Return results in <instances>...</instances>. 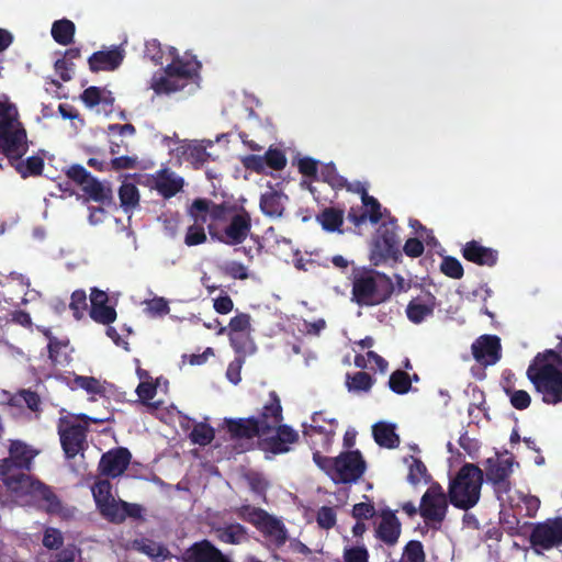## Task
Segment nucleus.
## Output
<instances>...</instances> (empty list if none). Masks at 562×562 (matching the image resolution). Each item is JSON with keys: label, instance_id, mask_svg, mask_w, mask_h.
<instances>
[{"label": "nucleus", "instance_id": "11", "mask_svg": "<svg viewBox=\"0 0 562 562\" xmlns=\"http://www.w3.org/2000/svg\"><path fill=\"white\" fill-rule=\"evenodd\" d=\"M226 206L231 209L221 222H227V225L218 240L229 246L240 245L250 234L251 216L244 206L231 203H226Z\"/></svg>", "mask_w": 562, "mask_h": 562}, {"label": "nucleus", "instance_id": "8", "mask_svg": "<svg viewBox=\"0 0 562 562\" xmlns=\"http://www.w3.org/2000/svg\"><path fill=\"white\" fill-rule=\"evenodd\" d=\"M396 220L383 223L376 231L370 251V261L379 266L387 260L398 261L402 257Z\"/></svg>", "mask_w": 562, "mask_h": 562}, {"label": "nucleus", "instance_id": "54", "mask_svg": "<svg viewBox=\"0 0 562 562\" xmlns=\"http://www.w3.org/2000/svg\"><path fill=\"white\" fill-rule=\"evenodd\" d=\"M265 165L273 170H283L286 166V157L281 149L270 147L265 154Z\"/></svg>", "mask_w": 562, "mask_h": 562}, {"label": "nucleus", "instance_id": "33", "mask_svg": "<svg viewBox=\"0 0 562 562\" xmlns=\"http://www.w3.org/2000/svg\"><path fill=\"white\" fill-rule=\"evenodd\" d=\"M81 190L87 195L88 200L97 203L109 205L112 202L113 194L110 187L104 186L95 177H92Z\"/></svg>", "mask_w": 562, "mask_h": 562}, {"label": "nucleus", "instance_id": "7", "mask_svg": "<svg viewBox=\"0 0 562 562\" xmlns=\"http://www.w3.org/2000/svg\"><path fill=\"white\" fill-rule=\"evenodd\" d=\"M449 495L438 482H431L423 494L418 506L419 515L434 530L441 528L449 508Z\"/></svg>", "mask_w": 562, "mask_h": 562}, {"label": "nucleus", "instance_id": "2", "mask_svg": "<svg viewBox=\"0 0 562 562\" xmlns=\"http://www.w3.org/2000/svg\"><path fill=\"white\" fill-rule=\"evenodd\" d=\"M313 461L335 484L357 483L367 470V463L359 450L344 451L335 458L314 451Z\"/></svg>", "mask_w": 562, "mask_h": 562}, {"label": "nucleus", "instance_id": "22", "mask_svg": "<svg viewBox=\"0 0 562 562\" xmlns=\"http://www.w3.org/2000/svg\"><path fill=\"white\" fill-rule=\"evenodd\" d=\"M229 209L231 207L226 206V202L216 204L211 200L199 198L192 202L189 209V215L194 221L192 225L203 226L209 216L213 221H222Z\"/></svg>", "mask_w": 562, "mask_h": 562}, {"label": "nucleus", "instance_id": "10", "mask_svg": "<svg viewBox=\"0 0 562 562\" xmlns=\"http://www.w3.org/2000/svg\"><path fill=\"white\" fill-rule=\"evenodd\" d=\"M311 419L312 423L310 425L305 423L302 425L305 441L313 452L321 451L319 449L327 451L333 442L338 420L333 417H326L323 411L315 412Z\"/></svg>", "mask_w": 562, "mask_h": 562}, {"label": "nucleus", "instance_id": "14", "mask_svg": "<svg viewBox=\"0 0 562 562\" xmlns=\"http://www.w3.org/2000/svg\"><path fill=\"white\" fill-rule=\"evenodd\" d=\"M473 358L484 367L496 364L502 358L501 338L496 335H482L471 346Z\"/></svg>", "mask_w": 562, "mask_h": 562}, {"label": "nucleus", "instance_id": "38", "mask_svg": "<svg viewBox=\"0 0 562 562\" xmlns=\"http://www.w3.org/2000/svg\"><path fill=\"white\" fill-rule=\"evenodd\" d=\"M48 358L54 366H66L70 362L71 358L68 353L69 342L59 340L57 337H50L47 345Z\"/></svg>", "mask_w": 562, "mask_h": 562}, {"label": "nucleus", "instance_id": "9", "mask_svg": "<svg viewBox=\"0 0 562 562\" xmlns=\"http://www.w3.org/2000/svg\"><path fill=\"white\" fill-rule=\"evenodd\" d=\"M37 451L32 449L21 440H11L9 446V457L0 462V479L8 487L10 480H18L21 475H26L24 470L31 469L33 459Z\"/></svg>", "mask_w": 562, "mask_h": 562}, {"label": "nucleus", "instance_id": "5", "mask_svg": "<svg viewBox=\"0 0 562 562\" xmlns=\"http://www.w3.org/2000/svg\"><path fill=\"white\" fill-rule=\"evenodd\" d=\"M394 292L390 277L373 270L363 271L352 281V301L359 306H375L386 302Z\"/></svg>", "mask_w": 562, "mask_h": 562}, {"label": "nucleus", "instance_id": "19", "mask_svg": "<svg viewBox=\"0 0 562 562\" xmlns=\"http://www.w3.org/2000/svg\"><path fill=\"white\" fill-rule=\"evenodd\" d=\"M255 418L267 435L273 432L277 426L282 425L283 408L280 396L276 391L269 392L268 400L263 403Z\"/></svg>", "mask_w": 562, "mask_h": 562}, {"label": "nucleus", "instance_id": "39", "mask_svg": "<svg viewBox=\"0 0 562 562\" xmlns=\"http://www.w3.org/2000/svg\"><path fill=\"white\" fill-rule=\"evenodd\" d=\"M228 336L232 348L240 356L236 359L239 367L244 362L245 355L255 350L250 333H228Z\"/></svg>", "mask_w": 562, "mask_h": 562}, {"label": "nucleus", "instance_id": "6", "mask_svg": "<svg viewBox=\"0 0 562 562\" xmlns=\"http://www.w3.org/2000/svg\"><path fill=\"white\" fill-rule=\"evenodd\" d=\"M89 419L85 414L77 418L64 416L58 419L57 432L66 460L69 461L77 456H85L88 448Z\"/></svg>", "mask_w": 562, "mask_h": 562}, {"label": "nucleus", "instance_id": "56", "mask_svg": "<svg viewBox=\"0 0 562 562\" xmlns=\"http://www.w3.org/2000/svg\"><path fill=\"white\" fill-rule=\"evenodd\" d=\"M317 525L325 530H329L335 527L337 522V515L333 507L322 506L316 514Z\"/></svg>", "mask_w": 562, "mask_h": 562}, {"label": "nucleus", "instance_id": "40", "mask_svg": "<svg viewBox=\"0 0 562 562\" xmlns=\"http://www.w3.org/2000/svg\"><path fill=\"white\" fill-rule=\"evenodd\" d=\"M10 162L23 179L41 176L44 169V160L40 156H31L24 161L12 160Z\"/></svg>", "mask_w": 562, "mask_h": 562}, {"label": "nucleus", "instance_id": "44", "mask_svg": "<svg viewBox=\"0 0 562 562\" xmlns=\"http://www.w3.org/2000/svg\"><path fill=\"white\" fill-rule=\"evenodd\" d=\"M237 515L240 519L254 525L259 530L270 514L259 507L243 505L237 509Z\"/></svg>", "mask_w": 562, "mask_h": 562}, {"label": "nucleus", "instance_id": "27", "mask_svg": "<svg viewBox=\"0 0 562 562\" xmlns=\"http://www.w3.org/2000/svg\"><path fill=\"white\" fill-rule=\"evenodd\" d=\"M402 526L395 513L384 509L381 513V521L376 528V538L387 546H394L401 536Z\"/></svg>", "mask_w": 562, "mask_h": 562}, {"label": "nucleus", "instance_id": "23", "mask_svg": "<svg viewBox=\"0 0 562 562\" xmlns=\"http://www.w3.org/2000/svg\"><path fill=\"white\" fill-rule=\"evenodd\" d=\"M226 429L233 440L262 438L267 436L265 430L260 428L255 416L246 418H225Z\"/></svg>", "mask_w": 562, "mask_h": 562}, {"label": "nucleus", "instance_id": "31", "mask_svg": "<svg viewBox=\"0 0 562 562\" xmlns=\"http://www.w3.org/2000/svg\"><path fill=\"white\" fill-rule=\"evenodd\" d=\"M283 200H288V196L279 191H269L260 196V210L269 217H281L284 212Z\"/></svg>", "mask_w": 562, "mask_h": 562}, {"label": "nucleus", "instance_id": "37", "mask_svg": "<svg viewBox=\"0 0 562 562\" xmlns=\"http://www.w3.org/2000/svg\"><path fill=\"white\" fill-rule=\"evenodd\" d=\"M76 25L68 19L57 20L52 25V37L56 43L67 46L74 42Z\"/></svg>", "mask_w": 562, "mask_h": 562}, {"label": "nucleus", "instance_id": "35", "mask_svg": "<svg viewBox=\"0 0 562 562\" xmlns=\"http://www.w3.org/2000/svg\"><path fill=\"white\" fill-rule=\"evenodd\" d=\"M344 211L336 207H325L319 214L316 215V221L322 225L326 232H341L344 224Z\"/></svg>", "mask_w": 562, "mask_h": 562}, {"label": "nucleus", "instance_id": "46", "mask_svg": "<svg viewBox=\"0 0 562 562\" xmlns=\"http://www.w3.org/2000/svg\"><path fill=\"white\" fill-rule=\"evenodd\" d=\"M407 481L413 485H417L422 481L426 484L431 482V475L428 473L425 463L420 459L412 457Z\"/></svg>", "mask_w": 562, "mask_h": 562}, {"label": "nucleus", "instance_id": "51", "mask_svg": "<svg viewBox=\"0 0 562 562\" xmlns=\"http://www.w3.org/2000/svg\"><path fill=\"white\" fill-rule=\"evenodd\" d=\"M370 553L364 543L346 546L342 550V562H369Z\"/></svg>", "mask_w": 562, "mask_h": 562}, {"label": "nucleus", "instance_id": "57", "mask_svg": "<svg viewBox=\"0 0 562 562\" xmlns=\"http://www.w3.org/2000/svg\"><path fill=\"white\" fill-rule=\"evenodd\" d=\"M76 387L87 391L89 394H100L103 387L98 379L94 376L77 375L74 380Z\"/></svg>", "mask_w": 562, "mask_h": 562}, {"label": "nucleus", "instance_id": "13", "mask_svg": "<svg viewBox=\"0 0 562 562\" xmlns=\"http://www.w3.org/2000/svg\"><path fill=\"white\" fill-rule=\"evenodd\" d=\"M8 490L20 495H31L45 503L48 513H57L60 502L52 488L44 483L33 480L30 475H21L18 480H10Z\"/></svg>", "mask_w": 562, "mask_h": 562}, {"label": "nucleus", "instance_id": "50", "mask_svg": "<svg viewBox=\"0 0 562 562\" xmlns=\"http://www.w3.org/2000/svg\"><path fill=\"white\" fill-rule=\"evenodd\" d=\"M321 179L336 190L347 187V179L338 173L333 162L322 168Z\"/></svg>", "mask_w": 562, "mask_h": 562}, {"label": "nucleus", "instance_id": "47", "mask_svg": "<svg viewBox=\"0 0 562 562\" xmlns=\"http://www.w3.org/2000/svg\"><path fill=\"white\" fill-rule=\"evenodd\" d=\"M89 315L95 323L102 325H111L117 316L115 308L108 303L90 306Z\"/></svg>", "mask_w": 562, "mask_h": 562}, {"label": "nucleus", "instance_id": "30", "mask_svg": "<svg viewBox=\"0 0 562 562\" xmlns=\"http://www.w3.org/2000/svg\"><path fill=\"white\" fill-rule=\"evenodd\" d=\"M259 530L266 538H269L277 548L284 546L288 540V530L284 524L274 516L269 515Z\"/></svg>", "mask_w": 562, "mask_h": 562}, {"label": "nucleus", "instance_id": "62", "mask_svg": "<svg viewBox=\"0 0 562 562\" xmlns=\"http://www.w3.org/2000/svg\"><path fill=\"white\" fill-rule=\"evenodd\" d=\"M145 57L149 58L155 65H162L164 52L158 40L153 38L145 43Z\"/></svg>", "mask_w": 562, "mask_h": 562}, {"label": "nucleus", "instance_id": "25", "mask_svg": "<svg viewBox=\"0 0 562 562\" xmlns=\"http://www.w3.org/2000/svg\"><path fill=\"white\" fill-rule=\"evenodd\" d=\"M125 57L124 49L120 46H113L109 50L94 52L89 58V69L92 72L113 71L117 69Z\"/></svg>", "mask_w": 562, "mask_h": 562}, {"label": "nucleus", "instance_id": "43", "mask_svg": "<svg viewBox=\"0 0 562 562\" xmlns=\"http://www.w3.org/2000/svg\"><path fill=\"white\" fill-rule=\"evenodd\" d=\"M373 383L372 376L363 371H358L353 374L348 373L346 376V386L349 392H368Z\"/></svg>", "mask_w": 562, "mask_h": 562}, {"label": "nucleus", "instance_id": "12", "mask_svg": "<svg viewBox=\"0 0 562 562\" xmlns=\"http://www.w3.org/2000/svg\"><path fill=\"white\" fill-rule=\"evenodd\" d=\"M514 460L512 458L503 459L498 454L487 458L484 462V476L496 496L504 502L505 495H508L513 488L510 476L513 474Z\"/></svg>", "mask_w": 562, "mask_h": 562}, {"label": "nucleus", "instance_id": "29", "mask_svg": "<svg viewBox=\"0 0 562 562\" xmlns=\"http://www.w3.org/2000/svg\"><path fill=\"white\" fill-rule=\"evenodd\" d=\"M436 297L431 293L426 296L413 299L406 307L407 318L414 324H420L434 314Z\"/></svg>", "mask_w": 562, "mask_h": 562}, {"label": "nucleus", "instance_id": "4", "mask_svg": "<svg viewBox=\"0 0 562 562\" xmlns=\"http://www.w3.org/2000/svg\"><path fill=\"white\" fill-rule=\"evenodd\" d=\"M27 149L26 131L18 119L15 105L0 102V153L12 161L20 160Z\"/></svg>", "mask_w": 562, "mask_h": 562}, {"label": "nucleus", "instance_id": "52", "mask_svg": "<svg viewBox=\"0 0 562 562\" xmlns=\"http://www.w3.org/2000/svg\"><path fill=\"white\" fill-rule=\"evenodd\" d=\"M137 549L145 553L146 555L156 559V558H162V559H169L171 558V553L168 550L167 547L164 544L157 543L153 540L145 539L142 541V543H136Z\"/></svg>", "mask_w": 562, "mask_h": 562}, {"label": "nucleus", "instance_id": "1", "mask_svg": "<svg viewBox=\"0 0 562 562\" xmlns=\"http://www.w3.org/2000/svg\"><path fill=\"white\" fill-rule=\"evenodd\" d=\"M560 363L561 356L547 349L538 353L527 369L528 379L548 405L562 403V371L558 368Z\"/></svg>", "mask_w": 562, "mask_h": 562}, {"label": "nucleus", "instance_id": "36", "mask_svg": "<svg viewBox=\"0 0 562 562\" xmlns=\"http://www.w3.org/2000/svg\"><path fill=\"white\" fill-rule=\"evenodd\" d=\"M215 533L220 541L228 544H239L247 540V530L238 522L218 527Z\"/></svg>", "mask_w": 562, "mask_h": 562}, {"label": "nucleus", "instance_id": "60", "mask_svg": "<svg viewBox=\"0 0 562 562\" xmlns=\"http://www.w3.org/2000/svg\"><path fill=\"white\" fill-rule=\"evenodd\" d=\"M64 543V537L59 529L49 527L45 530L43 546L49 550H57Z\"/></svg>", "mask_w": 562, "mask_h": 562}, {"label": "nucleus", "instance_id": "16", "mask_svg": "<svg viewBox=\"0 0 562 562\" xmlns=\"http://www.w3.org/2000/svg\"><path fill=\"white\" fill-rule=\"evenodd\" d=\"M529 541L532 547H540L544 550L561 544L562 518H557L551 522L537 524L530 533Z\"/></svg>", "mask_w": 562, "mask_h": 562}, {"label": "nucleus", "instance_id": "45", "mask_svg": "<svg viewBox=\"0 0 562 562\" xmlns=\"http://www.w3.org/2000/svg\"><path fill=\"white\" fill-rule=\"evenodd\" d=\"M400 562H426L424 544L419 540H409L403 548Z\"/></svg>", "mask_w": 562, "mask_h": 562}, {"label": "nucleus", "instance_id": "17", "mask_svg": "<svg viewBox=\"0 0 562 562\" xmlns=\"http://www.w3.org/2000/svg\"><path fill=\"white\" fill-rule=\"evenodd\" d=\"M274 435L262 437L260 447L263 451L272 454L286 453L291 445L299 440V434L291 426L282 424L274 428Z\"/></svg>", "mask_w": 562, "mask_h": 562}, {"label": "nucleus", "instance_id": "42", "mask_svg": "<svg viewBox=\"0 0 562 562\" xmlns=\"http://www.w3.org/2000/svg\"><path fill=\"white\" fill-rule=\"evenodd\" d=\"M412 383L411 375L400 369L391 373L387 382L390 390L398 395L407 394L412 390Z\"/></svg>", "mask_w": 562, "mask_h": 562}, {"label": "nucleus", "instance_id": "18", "mask_svg": "<svg viewBox=\"0 0 562 562\" xmlns=\"http://www.w3.org/2000/svg\"><path fill=\"white\" fill-rule=\"evenodd\" d=\"M93 499L95 502L97 509L100 515L106 520H115L117 515V505L120 501H116L112 495V484L108 480H99L91 487Z\"/></svg>", "mask_w": 562, "mask_h": 562}, {"label": "nucleus", "instance_id": "48", "mask_svg": "<svg viewBox=\"0 0 562 562\" xmlns=\"http://www.w3.org/2000/svg\"><path fill=\"white\" fill-rule=\"evenodd\" d=\"M189 437L193 443L204 447L213 441L215 431L209 424L199 423L193 427Z\"/></svg>", "mask_w": 562, "mask_h": 562}, {"label": "nucleus", "instance_id": "53", "mask_svg": "<svg viewBox=\"0 0 562 562\" xmlns=\"http://www.w3.org/2000/svg\"><path fill=\"white\" fill-rule=\"evenodd\" d=\"M440 271L451 278V279H461L464 274V269L461 265V262L452 256H446L443 257L441 263H440Z\"/></svg>", "mask_w": 562, "mask_h": 562}, {"label": "nucleus", "instance_id": "34", "mask_svg": "<svg viewBox=\"0 0 562 562\" xmlns=\"http://www.w3.org/2000/svg\"><path fill=\"white\" fill-rule=\"evenodd\" d=\"M373 438L380 447L387 449L397 448L400 445V437L395 432V426L387 423H376L372 429Z\"/></svg>", "mask_w": 562, "mask_h": 562}, {"label": "nucleus", "instance_id": "55", "mask_svg": "<svg viewBox=\"0 0 562 562\" xmlns=\"http://www.w3.org/2000/svg\"><path fill=\"white\" fill-rule=\"evenodd\" d=\"M87 307L88 304L86 292L83 290L74 291L69 304V308L72 311L74 317L78 321L81 319Z\"/></svg>", "mask_w": 562, "mask_h": 562}, {"label": "nucleus", "instance_id": "21", "mask_svg": "<svg viewBox=\"0 0 562 562\" xmlns=\"http://www.w3.org/2000/svg\"><path fill=\"white\" fill-rule=\"evenodd\" d=\"M184 179L169 168L156 171L150 179V188L164 199H171L183 190Z\"/></svg>", "mask_w": 562, "mask_h": 562}, {"label": "nucleus", "instance_id": "3", "mask_svg": "<svg viewBox=\"0 0 562 562\" xmlns=\"http://www.w3.org/2000/svg\"><path fill=\"white\" fill-rule=\"evenodd\" d=\"M483 481L484 473L479 465L464 463L449 483L450 503L463 510L474 507L480 501Z\"/></svg>", "mask_w": 562, "mask_h": 562}, {"label": "nucleus", "instance_id": "58", "mask_svg": "<svg viewBox=\"0 0 562 562\" xmlns=\"http://www.w3.org/2000/svg\"><path fill=\"white\" fill-rule=\"evenodd\" d=\"M206 241L204 227L201 225H190L184 236V244L189 247L198 246Z\"/></svg>", "mask_w": 562, "mask_h": 562}, {"label": "nucleus", "instance_id": "32", "mask_svg": "<svg viewBox=\"0 0 562 562\" xmlns=\"http://www.w3.org/2000/svg\"><path fill=\"white\" fill-rule=\"evenodd\" d=\"M149 87L156 95H169L184 89V83L167 75L164 68L162 71H157L153 75Z\"/></svg>", "mask_w": 562, "mask_h": 562}, {"label": "nucleus", "instance_id": "26", "mask_svg": "<svg viewBox=\"0 0 562 562\" xmlns=\"http://www.w3.org/2000/svg\"><path fill=\"white\" fill-rule=\"evenodd\" d=\"M461 254L467 261L477 266L494 267L498 261V251L496 249L485 247L474 239L463 245Z\"/></svg>", "mask_w": 562, "mask_h": 562}, {"label": "nucleus", "instance_id": "59", "mask_svg": "<svg viewBox=\"0 0 562 562\" xmlns=\"http://www.w3.org/2000/svg\"><path fill=\"white\" fill-rule=\"evenodd\" d=\"M251 317L247 313H239L231 318L228 324L229 333H250L251 331Z\"/></svg>", "mask_w": 562, "mask_h": 562}, {"label": "nucleus", "instance_id": "61", "mask_svg": "<svg viewBox=\"0 0 562 562\" xmlns=\"http://www.w3.org/2000/svg\"><path fill=\"white\" fill-rule=\"evenodd\" d=\"M188 159L195 166L201 167L211 158V154L202 145H194L188 148Z\"/></svg>", "mask_w": 562, "mask_h": 562}, {"label": "nucleus", "instance_id": "24", "mask_svg": "<svg viewBox=\"0 0 562 562\" xmlns=\"http://www.w3.org/2000/svg\"><path fill=\"white\" fill-rule=\"evenodd\" d=\"M362 205L364 210L360 207H351L348 212L347 218L355 226H360L369 220L372 224H378L382 218L381 204L368 192H362Z\"/></svg>", "mask_w": 562, "mask_h": 562}, {"label": "nucleus", "instance_id": "15", "mask_svg": "<svg viewBox=\"0 0 562 562\" xmlns=\"http://www.w3.org/2000/svg\"><path fill=\"white\" fill-rule=\"evenodd\" d=\"M131 459L132 453L127 448H113L101 456L98 470L102 475L115 479L125 472Z\"/></svg>", "mask_w": 562, "mask_h": 562}, {"label": "nucleus", "instance_id": "64", "mask_svg": "<svg viewBox=\"0 0 562 562\" xmlns=\"http://www.w3.org/2000/svg\"><path fill=\"white\" fill-rule=\"evenodd\" d=\"M351 515L357 520H368L375 515V507L371 502L353 505Z\"/></svg>", "mask_w": 562, "mask_h": 562}, {"label": "nucleus", "instance_id": "63", "mask_svg": "<svg viewBox=\"0 0 562 562\" xmlns=\"http://www.w3.org/2000/svg\"><path fill=\"white\" fill-rule=\"evenodd\" d=\"M67 177L81 186V188L93 177L85 167L81 165H72L66 171Z\"/></svg>", "mask_w": 562, "mask_h": 562}, {"label": "nucleus", "instance_id": "49", "mask_svg": "<svg viewBox=\"0 0 562 562\" xmlns=\"http://www.w3.org/2000/svg\"><path fill=\"white\" fill-rule=\"evenodd\" d=\"M143 512L144 508L142 505L120 499V504L117 505V515L120 518L109 521L112 524H122L127 517L133 519H143Z\"/></svg>", "mask_w": 562, "mask_h": 562}, {"label": "nucleus", "instance_id": "20", "mask_svg": "<svg viewBox=\"0 0 562 562\" xmlns=\"http://www.w3.org/2000/svg\"><path fill=\"white\" fill-rule=\"evenodd\" d=\"M180 560L181 562H232L218 548L205 539L186 549Z\"/></svg>", "mask_w": 562, "mask_h": 562}, {"label": "nucleus", "instance_id": "41", "mask_svg": "<svg viewBox=\"0 0 562 562\" xmlns=\"http://www.w3.org/2000/svg\"><path fill=\"white\" fill-rule=\"evenodd\" d=\"M121 206L125 212L135 209L139 204V192L132 182H123L119 189Z\"/></svg>", "mask_w": 562, "mask_h": 562}, {"label": "nucleus", "instance_id": "28", "mask_svg": "<svg viewBox=\"0 0 562 562\" xmlns=\"http://www.w3.org/2000/svg\"><path fill=\"white\" fill-rule=\"evenodd\" d=\"M200 68L201 64L194 57L186 59L177 56L165 67V71L177 81L183 82L186 87L188 81L198 75Z\"/></svg>", "mask_w": 562, "mask_h": 562}]
</instances>
